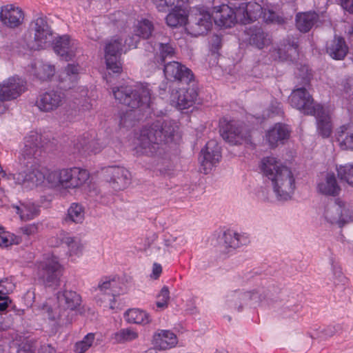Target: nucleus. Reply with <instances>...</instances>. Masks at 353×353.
I'll return each mask as SVG.
<instances>
[{
	"label": "nucleus",
	"instance_id": "f257e3e1",
	"mask_svg": "<svg viewBox=\"0 0 353 353\" xmlns=\"http://www.w3.org/2000/svg\"><path fill=\"white\" fill-rule=\"evenodd\" d=\"M23 145L19 159L22 168L16 179L19 183L30 186L42 185L46 180V170L41 168L40 158L53 146V141L47 136L32 130L23 138Z\"/></svg>",
	"mask_w": 353,
	"mask_h": 353
},
{
	"label": "nucleus",
	"instance_id": "f03ea898",
	"mask_svg": "<svg viewBox=\"0 0 353 353\" xmlns=\"http://www.w3.org/2000/svg\"><path fill=\"white\" fill-rule=\"evenodd\" d=\"M29 51H39L50 47L61 60L66 59V35L53 36V30L46 17H37L30 23L20 41Z\"/></svg>",
	"mask_w": 353,
	"mask_h": 353
},
{
	"label": "nucleus",
	"instance_id": "7ed1b4c3",
	"mask_svg": "<svg viewBox=\"0 0 353 353\" xmlns=\"http://www.w3.org/2000/svg\"><path fill=\"white\" fill-rule=\"evenodd\" d=\"M178 130L179 125L176 122L168 119H158L151 125L141 130L134 150L137 155H154L163 143H170L181 139Z\"/></svg>",
	"mask_w": 353,
	"mask_h": 353
},
{
	"label": "nucleus",
	"instance_id": "20e7f679",
	"mask_svg": "<svg viewBox=\"0 0 353 353\" xmlns=\"http://www.w3.org/2000/svg\"><path fill=\"white\" fill-rule=\"evenodd\" d=\"M259 168L263 174L271 181L279 200L287 201L291 198L295 190V179L290 168L274 157L263 158Z\"/></svg>",
	"mask_w": 353,
	"mask_h": 353
},
{
	"label": "nucleus",
	"instance_id": "39448f33",
	"mask_svg": "<svg viewBox=\"0 0 353 353\" xmlns=\"http://www.w3.org/2000/svg\"><path fill=\"white\" fill-rule=\"evenodd\" d=\"M289 101L291 105L304 114L314 116L318 133L323 138L329 137L332 132L330 111L319 103H314L312 97L305 88L294 89Z\"/></svg>",
	"mask_w": 353,
	"mask_h": 353
},
{
	"label": "nucleus",
	"instance_id": "423d86ee",
	"mask_svg": "<svg viewBox=\"0 0 353 353\" xmlns=\"http://www.w3.org/2000/svg\"><path fill=\"white\" fill-rule=\"evenodd\" d=\"M115 99L132 110H144L150 108L151 90L147 83L121 85L112 90Z\"/></svg>",
	"mask_w": 353,
	"mask_h": 353
},
{
	"label": "nucleus",
	"instance_id": "0eeeda50",
	"mask_svg": "<svg viewBox=\"0 0 353 353\" xmlns=\"http://www.w3.org/2000/svg\"><path fill=\"white\" fill-rule=\"evenodd\" d=\"M323 217L330 224H336L340 228L353 221V215L350 210L346 209L345 203L339 199L325 207Z\"/></svg>",
	"mask_w": 353,
	"mask_h": 353
},
{
	"label": "nucleus",
	"instance_id": "6e6552de",
	"mask_svg": "<svg viewBox=\"0 0 353 353\" xmlns=\"http://www.w3.org/2000/svg\"><path fill=\"white\" fill-rule=\"evenodd\" d=\"M103 171L105 180L115 191L125 189L131 183V174L123 167L108 166Z\"/></svg>",
	"mask_w": 353,
	"mask_h": 353
},
{
	"label": "nucleus",
	"instance_id": "1a4fd4ad",
	"mask_svg": "<svg viewBox=\"0 0 353 353\" xmlns=\"http://www.w3.org/2000/svg\"><path fill=\"white\" fill-rule=\"evenodd\" d=\"M62 272L60 264L54 258L40 262L38 265L39 279L47 286L57 285Z\"/></svg>",
	"mask_w": 353,
	"mask_h": 353
},
{
	"label": "nucleus",
	"instance_id": "9d476101",
	"mask_svg": "<svg viewBox=\"0 0 353 353\" xmlns=\"http://www.w3.org/2000/svg\"><path fill=\"white\" fill-rule=\"evenodd\" d=\"M201 154L200 171L207 174L219 163L221 159V148L215 140H210L201 150Z\"/></svg>",
	"mask_w": 353,
	"mask_h": 353
},
{
	"label": "nucleus",
	"instance_id": "9b49d317",
	"mask_svg": "<svg viewBox=\"0 0 353 353\" xmlns=\"http://www.w3.org/2000/svg\"><path fill=\"white\" fill-rule=\"evenodd\" d=\"M220 132L223 139L232 145L241 144L250 140V134H244L242 127L234 121L221 120Z\"/></svg>",
	"mask_w": 353,
	"mask_h": 353
},
{
	"label": "nucleus",
	"instance_id": "f8f14e48",
	"mask_svg": "<svg viewBox=\"0 0 353 353\" xmlns=\"http://www.w3.org/2000/svg\"><path fill=\"white\" fill-rule=\"evenodd\" d=\"M228 4H221L214 6L212 12V17L215 24L220 27L231 28L239 22V14L237 10L228 0Z\"/></svg>",
	"mask_w": 353,
	"mask_h": 353
},
{
	"label": "nucleus",
	"instance_id": "ddd939ff",
	"mask_svg": "<svg viewBox=\"0 0 353 353\" xmlns=\"http://www.w3.org/2000/svg\"><path fill=\"white\" fill-rule=\"evenodd\" d=\"M163 73L170 81L179 82L189 85L194 81L192 70L178 61H171L164 65Z\"/></svg>",
	"mask_w": 353,
	"mask_h": 353
},
{
	"label": "nucleus",
	"instance_id": "4468645a",
	"mask_svg": "<svg viewBox=\"0 0 353 353\" xmlns=\"http://www.w3.org/2000/svg\"><path fill=\"white\" fill-rule=\"evenodd\" d=\"M26 90V82L17 77H11L0 83V101H7L19 97Z\"/></svg>",
	"mask_w": 353,
	"mask_h": 353
},
{
	"label": "nucleus",
	"instance_id": "2eb2a0df",
	"mask_svg": "<svg viewBox=\"0 0 353 353\" xmlns=\"http://www.w3.org/2000/svg\"><path fill=\"white\" fill-rule=\"evenodd\" d=\"M122 40L117 39L107 43L105 48V59L107 69L113 73L120 74L122 72V66L119 60L123 50Z\"/></svg>",
	"mask_w": 353,
	"mask_h": 353
},
{
	"label": "nucleus",
	"instance_id": "dca6fc26",
	"mask_svg": "<svg viewBox=\"0 0 353 353\" xmlns=\"http://www.w3.org/2000/svg\"><path fill=\"white\" fill-rule=\"evenodd\" d=\"M181 88L171 94V102L177 109L183 110L188 109L195 104L198 92L195 88L188 85Z\"/></svg>",
	"mask_w": 353,
	"mask_h": 353
},
{
	"label": "nucleus",
	"instance_id": "f3484780",
	"mask_svg": "<svg viewBox=\"0 0 353 353\" xmlns=\"http://www.w3.org/2000/svg\"><path fill=\"white\" fill-rule=\"evenodd\" d=\"M65 94L59 90H51L41 94L36 101V105L41 112H48L58 108L62 103Z\"/></svg>",
	"mask_w": 353,
	"mask_h": 353
},
{
	"label": "nucleus",
	"instance_id": "a211bd4d",
	"mask_svg": "<svg viewBox=\"0 0 353 353\" xmlns=\"http://www.w3.org/2000/svg\"><path fill=\"white\" fill-rule=\"evenodd\" d=\"M212 27V17L204 9H199L195 14V21L188 28V33L193 37H199L206 34Z\"/></svg>",
	"mask_w": 353,
	"mask_h": 353
},
{
	"label": "nucleus",
	"instance_id": "6ab92c4d",
	"mask_svg": "<svg viewBox=\"0 0 353 353\" xmlns=\"http://www.w3.org/2000/svg\"><path fill=\"white\" fill-rule=\"evenodd\" d=\"M23 12L21 8L13 5H6L1 8L0 20L7 27L15 28L23 21Z\"/></svg>",
	"mask_w": 353,
	"mask_h": 353
},
{
	"label": "nucleus",
	"instance_id": "aec40b11",
	"mask_svg": "<svg viewBox=\"0 0 353 353\" xmlns=\"http://www.w3.org/2000/svg\"><path fill=\"white\" fill-rule=\"evenodd\" d=\"M291 130L288 125L278 123L268 130L265 134V141L270 148H276L279 143H283L289 139Z\"/></svg>",
	"mask_w": 353,
	"mask_h": 353
},
{
	"label": "nucleus",
	"instance_id": "412c9836",
	"mask_svg": "<svg viewBox=\"0 0 353 353\" xmlns=\"http://www.w3.org/2000/svg\"><path fill=\"white\" fill-rule=\"evenodd\" d=\"M104 145L100 141L99 139H95L94 132L90 134L85 133L78 142L74 144V149L79 152H88L97 154L101 151Z\"/></svg>",
	"mask_w": 353,
	"mask_h": 353
},
{
	"label": "nucleus",
	"instance_id": "4be33fe9",
	"mask_svg": "<svg viewBox=\"0 0 353 353\" xmlns=\"http://www.w3.org/2000/svg\"><path fill=\"white\" fill-rule=\"evenodd\" d=\"M170 39L166 37H162L161 41L155 43L154 48L159 50V54L155 56V60L152 61L151 68L153 70L158 68L162 65L166 58H172L174 57L175 50L172 45L170 43Z\"/></svg>",
	"mask_w": 353,
	"mask_h": 353
},
{
	"label": "nucleus",
	"instance_id": "5701e85b",
	"mask_svg": "<svg viewBox=\"0 0 353 353\" xmlns=\"http://www.w3.org/2000/svg\"><path fill=\"white\" fill-rule=\"evenodd\" d=\"M178 343L176 335L167 330H160L153 336V343L159 350H168L176 346Z\"/></svg>",
	"mask_w": 353,
	"mask_h": 353
},
{
	"label": "nucleus",
	"instance_id": "b1692460",
	"mask_svg": "<svg viewBox=\"0 0 353 353\" xmlns=\"http://www.w3.org/2000/svg\"><path fill=\"white\" fill-rule=\"evenodd\" d=\"M336 141L343 150L353 151V125L340 126L336 132Z\"/></svg>",
	"mask_w": 353,
	"mask_h": 353
},
{
	"label": "nucleus",
	"instance_id": "393cba45",
	"mask_svg": "<svg viewBox=\"0 0 353 353\" xmlns=\"http://www.w3.org/2000/svg\"><path fill=\"white\" fill-rule=\"evenodd\" d=\"M326 52L332 59L342 60L348 52V47L343 37H335L327 43Z\"/></svg>",
	"mask_w": 353,
	"mask_h": 353
},
{
	"label": "nucleus",
	"instance_id": "a878e982",
	"mask_svg": "<svg viewBox=\"0 0 353 353\" xmlns=\"http://www.w3.org/2000/svg\"><path fill=\"white\" fill-rule=\"evenodd\" d=\"M317 189L321 194L331 196H336L341 192V188L333 173H327L324 180L318 183Z\"/></svg>",
	"mask_w": 353,
	"mask_h": 353
},
{
	"label": "nucleus",
	"instance_id": "bb28decb",
	"mask_svg": "<svg viewBox=\"0 0 353 353\" xmlns=\"http://www.w3.org/2000/svg\"><path fill=\"white\" fill-rule=\"evenodd\" d=\"M89 178L86 170L80 168H72L68 171V188H76L81 186Z\"/></svg>",
	"mask_w": 353,
	"mask_h": 353
},
{
	"label": "nucleus",
	"instance_id": "cd10ccee",
	"mask_svg": "<svg viewBox=\"0 0 353 353\" xmlns=\"http://www.w3.org/2000/svg\"><path fill=\"white\" fill-rule=\"evenodd\" d=\"M319 15L315 12H299L296 16V26L302 32H307L317 21Z\"/></svg>",
	"mask_w": 353,
	"mask_h": 353
},
{
	"label": "nucleus",
	"instance_id": "c85d7f7f",
	"mask_svg": "<svg viewBox=\"0 0 353 353\" xmlns=\"http://www.w3.org/2000/svg\"><path fill=\"white\" fill-rule=\"evenodd\" d=\"M32 74L41 81L50 80L55 73V67L54 65L38 61L31 65Z\"/></svg>",
	"mask_w": 353,
	"mask_h": 353
},
{
	"label": "nucleus",
	"instance_id": "c756f323",
	"mask_svg": "<svg viewBox=\"0 0 353 353\" xmlns=\"http://www.w3.org/2000/svg\"><path fill=\"white\" fill-rule=\"evenodd\" d=\"M46 180L51 188L59 191H64L66 183V170L52 172L46 170Z\"/></svg>",
	"mask_w": 353,
	"mask_h": 353
},
{
	"label": "nucleus",
	"instance_id": "7c9ffc66",
	"mask_svg": "<svg viewBox=\"0 0 353 353\" xmlns=\"http://www.w3.org/2000/svg\"><path fill=\"white\" fill-rule=\"evenodd\" d=\"M223 239L226 245L232 248L246 245L250 241L247 234H239L230 230L224 232Z\"/></svg>",
	"mask_w": 353,
	"mask_h": 353
},
{
	"label": "nucleus",
	"instance_id": "2f4dec72",
	"mask_svg": "<svg viewBox=\"0 0 353 353\" xmlns=\"http://www.w3.org/2000/svg\"><path fill=\"white\" fill-rule=\"evenodd\" d=\"M166 23L168 26L176 28L186 24L188 15L185 10L181 7L174 8L166 16Z\"/></svg>",
	"mask_w": 353,
	"mask_h": 353
},
{
	"label": "nucleus",
	"instance_id": "473e14b6",
	"mask_svg": "<svg viewBox=\"0 0 353 353\" xmlns=\"http://www.w3.org/2000/svg\"><path fill=\"white\" fill-rule=\"evenodd\" d=\"M124 318L126 321L135 324H147L150 321L149 314L144 310L132 308L125 312Z\"/></svg>",
	"mask_w": 353,
	"mask_h": 353
},
{
	"label": "nucleus",
	"instance_id": "72a5a7b5",
	"mask_svg": "<svg viewBox=\"0 0 353 353\" xmlns=\"http://www.w3.org/2000/svg\"><path fill=\"white\" fill-rule=\"evenodd\" d=\"M68 310L74 311L76 314H82L85 312L81 296L76 292H68Z\"/></svg>",
	"mask_w": 353,
	"mask_h": 353
},
{
	"label": "nucleus",
	"instance_id": "f704fd0d",
	"mask_svg": "<svg viewBox=\"0 0 353 353\" xmlns=\"http://www.w3.org/2000/svg\"><path fill=\"white\" fill-rule=\"evenodd\" d=\"M97 303L104 310H114L116 308L115 294L113 292L97 293L95 295Z\"/></svg>",
	"mask_w": 353,
	"mask_h": 353
},
{
	"label": "nucleus",
	"instance_id": "c9c22d12",
	"mask_svg": "<svg viewBox=\"0 0 353 353\" xmlns=\"http://www.w3.org/2000/svg\"><path fill=\"white\" fill-rule=\"evenodd\" d=\"M13 288V284L7 279L0 281V311H4L8 307V294L12 291Z\"/></svg>",
	"mask_w": 353,
	"mask_h": 353
},
{
	"label": "nucleus",
	"instance_id": "e433bc0d",
	"mask_svg": "<svg viewBox=\"0 0 353 353\" xmlns=\"http://www.w3.org/2000/svg\"><path fill=\"white\" fill-rule=\"evenodd\" d=\"M153 31L154 25L152 22L146 19L139 21L134 29L137 36L143 39H148Z\"/></svg>",
	"mask_w": 353,
	"mask_h": 353
},
{
	"label": "nucleus",
	"instance_id": "4c0bfd02",
	"mask_svg": "<svg viewBox=\"0 0 353 353\" xmlns=\"http://www.w3.org/2000/svg\"><path fill=\"white\" fill-rule=\"evenodd\" d=\"M250 43L255 46L259 49H263L270 43V39L268 34L265 33L261 28L255 30L250 39Z\"/></svg>",
	"mask_w": 353,
	"mask_h": 353
},
{
	"label": "nucleus",
	"instance_id": "58836bf2",
	"mask_svg": "<svg viewBox=\"0 0 353 353\" xmlns=\"http://www.w3.org/2000/svg\"><path fill=\"white\" fill-rule=\"evenodd\" d=\"M83 249V245L79 239H71L70 241L68 239V256L72 261L82 255Z\"/></svg>",
	"mask_w": 353,
	"mask_h": 353
},
{
	"label": "nucleus",
	"instance_id": "ea45409f",
	"mask_svg": "<svg viewBox=\"0 0 353 353\" xmlns=\"http://www.w3.org/2000/svg\"><path fill=\"white\" fill-rule=\"evenodd\" d=\"M139 336L138 332L132 328H123L114 334V339L118 343L130 342Z\"/></svg>",
	"mask_w": 353,
	"mask_h": 353
},
{
	"label": "nucleus",
	"instance_id": "a19ab883",
	"mask_svg": "<svg viewBox=\"0 0 353 353\" xmlns=\"http://www.w3.org/2000/svg\"><path fill=\"white\" fill-rule=\"evenodd\" d=\"M84 217V208L79 203H72L68 209V218L72 222L79 223L83 222Z\"/></svg>",
	"mask_w": 353,
	"mask_h": 353
},
{
	"label": "nucleus",
	"instance_id": "79ce46f5",
	"mask_svg": "<svg viewBox=\"0 0 353 353\" xmlns=\"http://www.w3.org/2000/svg\"><path fill=\"white\" fill-rule=\"evenodd\" d=\"M298 41H293L292 43H288L284 46V50H287V52H283V49L279 48L278 54L279 58L282 60H290L292 61L295 59L296 56H298Z\"/></svg>",
	"mask_w": 353,
	"mask_h": 353
},
{
	"label": "nucleus",
	"instance_id": "37998d69",
	"mask_svg": "<svg viewBox=\"0 0 353 353\" xmlns=\"http://www.w3.org/2000/svg\"><path fill=\"white\" fill-rule=\"evenodd\" d=\"M116 276H103L99 282L95 290L97 293L113 292L114 294V287L117 283Z\"/></svg>",
	"mask_w": 353,
	"mask_h": 353
},
{
	"label": "nucleus",
	"instance_id": "c03bdc74",
	"mask_svg": "<svg viewBox=\"0 0 353 353\" xmlns=\"http://www.w3.org/2000/svg\"><path fill=\"white\" fill-rule=\"evenodd\" d=\"M95 339L94 333L87 334L81 341L77 342L74 345V351L75 353H85L93 344Z\"/></svg>",
	"mask_w": 353,
	"mask_h": 353
},
{
	"label": "nucleus",
	"instance_id": "a18cd8bd",
	"mask_svg": "<svg viewBox=\"0 0 353 353\" xmlns=\"http://www.w3.org/2000/svg\"><path fill=\"white\" fill-rule=\"evenodd\" d=\"M14 208L21 219L23 221L30 220L38 214V209L34 205H23L21 208L19 206H14Z\"/></svg>",
	"mask_w": 353,
	"mask_h": 353
},
{
	"label": "nucleus",
	"instance_id": "49530a36",
	"mask_svg": "<svg viewBox=\"0 0 353 353\" xmlns=\"http://www.w3.org/2000/svg\"><path fill=\"white\" fill-rule=\"evenodd\" d=\"M152 1L159 11L164 12L172 6L182 7L188 0H152Z\"/></svg>",
	"mask_w": 353,
	"mask_h": 353
},
{
	"label": "nucleus",
	"instance_id": "de8ad7c7",
	"mask_svg": "<svg viewBox=\"0 0 353 353\" xmlns=\"http://www.w3.org/2000/svg\"><path fill=\"white\" fill-rule=\"evenodd\" d=\"M337 174L341 180H343L353 186V164L340 165L337 168Z\"/></svg>",
	"mask_w": 353,
	"mask_h": 353
},
{
	"label": "nucleus",
	"instance_id": "09e8293b",
	"mask_svg": "<svg viewBox=\"0 0 353 353\" xmlns=\"http://www.w3.org/2000/svg\"><path fill=\"white\" fill-rule=\"evenodd\" d=\"M341 329L342 327L340 324L330 325L323 329H321L316 335V337H319L323 339H327L333 336L335 334L339 332Z\"/></svg>",
	"mask_w": 353,
	"mask_h": 353
},
{
	"label": "nucleus",
	"instance_id": "8fccbe9b",
	"mask_svg": "<svg viewBox=\"0 0 353 353\" xmlns=\"http://www.w3.org/2000/svg\"><path fill=\"white\" fill-rule=\"evenodd\" d=\"M170 299V292L167 286L161 288L159 294L157 296L156 302L157 307L161 310L168 307V301Z\"/></svg>",
	"mask_w": 353,
	"mask_h": 353
},
{
	"label": "nucleus",
	"instance_id": "3c124183",
	"mask_svg": "<svg viewBox=\"0 0 353 353\" xmlns=\"http://www.w3.org/2000/svg\"><path fill=\"white\" fill-rule=\"evenodd\" d=\"M261 17L267 23L282 24L285 20L271 10L263 9Z\"/></svg>",
	"mask_w": 353,
	"mask_h": 353
},
{
	"label": "nucleus",
	"instance_id": "603ef678",
	"mask_svg": "<svg viewBox=\"0 0 353 353\" xmlns=\"http://www.w3.org/2000/svg\"><path fill=\"white\" fill-rule=\"evenodd\" d=\"M68 81L70 80L72 83H76L79 79V74L81 68L79 65L68 63Z\"/></svg>",
	"mask_w": 353,
	"mask_h": 353
},
{
	"label": "nucleus",
	"instance_id": "864d4df0",
	"mask_svg": "<svg viewBox=\"0 0 353 353\" xmlns=\"http://www.w3.org/2000/svg\"><path fill=\"white\" fill-rule=\"evenodd\" d=\"M18 243H19V238L15 237V239L11 238L9 239L7 236H0V246L1 247H7L9 245Z\"/></svg>",
	"mask_w": 353,
	"mask_h": 353
},
{
	"label": "nucleus",
	"instance_id": "5fc2aeb1",
	"mask_svg": "<svg viewBox=\"0 0 353 353\" xmlns=\"http://www.w3.org/2000/svg\"><path fill=\"white\" fill-rule=\"evenodd\" d=\"M334 274L335 276V279L338 280V282L336 281H334V283L336 284H339V283H342L343 285L345 284L347 278L343 275L340 268L334 269Z\"/></svg>",
	"mask_w": 353,
	"mask_h": 353
},
{
	"label": "nucleus",
	"instance_id": "6e6d98bb",
	"mask_svg": "<svg viewBox=\"0 0 353 353\" xmlns=\"http://www.w3.org/2000/svg\"><path fill=\"white\" fill-rule=\"evenodd\" d=\"M139 42V37L137 36L129 37L125 40V46H128V49L136 48Z\"/></svg>",
	"mask_w": 353,
	"mask_h": 353
},
{
	"label": "nucleus",
	"instance_id": "4d7b16f0",
	"mask_svg": "<svg viewBox=\"0 0 353 353\" xmlns=\"http://www.w3.org/2000/svg\"><path fill=\"white\" fill-rule=\"evenodd\" d=\"M37 226L34 224L28 225L21 228V230L22 231L23 234L27 236L35 234L37 232Z\"/></svg>",
	"mask_w": 353,
	"mask_h": 353
},
{
	"label": "nucleus",
	"instance_id": "13d9d810",
	"mask_svg": "<svg viewBox=\"0 0 353 353\" xmlns=\"http://www.w3.org/2000/svg\"><path fill=\"white\" fill-rule=\"evenodd\" d=\"M162 273V266L158 263H154L152 265V272L151 277L154 279H157Z\"/></svg>",
	"mask_w": 353,
	"mask_h": 353
},
{
	"label": "nucleus",
	"instance_id": "bf43d9fd",
	"mask_svg": "<svg viewBox=\"0 0 353 353\" xmlns=\"http://www.w3.org/2000/svg\"><path fill=\"white\" fill-rule=\"evenodd\" d=\"M342 8L353 14V0H339Z\"/></svg>",
	"mask_w": 353,
	"mask_h": 353
},
{
	"label": "nucleus",
	"instance_id": "052dcab7",
	"mask_svg": "<svg viewBox=\"0 0 353 353\" xmlns=\"http://www.w3.org/2000/svg\"><path fill=\"white\" fill-rule=\"evenodd\" d=\"M344 91L346 94L352 93L353 96V79L349 78L346 79L345 83L343 85Z\"/></svg>",
	"mask_w": 353,
	"mask_h": 353
},
{
	"label": "nucleus",
	"instance_id": "680f3d73",
	"mask_svg": "<svg viewBox=\"0 0 353 353\" xmlns=\"http://www.w3.org/2000/svg\"><path fill=\"white\" fill-rule=\"evenodd\" d=\"M281 103L274 101L272 102L270 112L272 114H279L281 112Z\"/></svg>",
	"mask_w": 353,
	"mask_h": 353
},
{
	"label": "nucleus",
	"instance_id": "e2e57ef3",
	"mask_svg": "<svg viewBox=\"0 0 353 353\" xmlns=\"http://www.w3.org/2000/svg\"><path fill=\"white\" fill-rule=\"evenodd\" d=\"M235 294H237L239 296H241L242 299H254V296L256 295V293L254 292H246L244 293H240L239 292H235Z\"/></svg>",
	"mask_w": 353,
	"mask_h": 353
},
{
	"label": "nucleus",
	"instance_id": "0e129e2a",
	"mask_svg": "<svg viewBox=\"0 0 353 353\" xmlns=\"http://www.w3.org/2000/svg\"><path fill=\"white\" fill-rule=\"evenodd\" d=\"M18 353H36L35 349L29 345H24L18 350Z\"/></svg>",
	"mask_w": 353,
	"mask_h": 353
},
{
	"label": "nucleus",
	"instance_id": "69168bd1",
	"mask_svg": "<svg viewBox=\"0 0 353 353\" xmlns=\"http://www.w3.org/2000/svg\"><path fill=\"white\" fill-rule=\"evenodd\" d=\"M39 353H54V350L50 345H42Z\"/></svg>",
	"mask_w": 353,
	"mask_h": 353
},
{
	"label": "nucleus",
	"instance_id": "338daca9",
	"mask_svg": "<svg viewBox=\"0 0 353 353\" xmlns=\"http://www.w3.org/2000/svg\"><path fill=\"white\" fill-rule=\"evenodd\" d=\"M214 41L216 43V48H220V46H221V38L218 35H215L214 37Z\"/></svg>",
	"mask_w": 353,
	"mask_h": 353
},
{
	"label": "nucleus",
	"instance_id": "774afa93",
	"mask_svg": "<svg viewBox=\"0 0 353 353\" xmlns=\"http://www.w3.org/2000/svg\"><path fill=\"white\" fill-rule=\"evenodd\" d=\"M46 314H47V317L50 319H52V320H54V317L53 316L51 315V313H52V309L49 307H48L46 308Z\"/></svg>",
	"mask_w": 353,
	"mask_h": 353
}]
</instances>
